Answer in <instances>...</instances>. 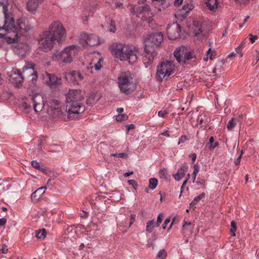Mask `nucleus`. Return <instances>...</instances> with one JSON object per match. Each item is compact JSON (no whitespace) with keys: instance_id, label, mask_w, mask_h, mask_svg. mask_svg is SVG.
<instances>
[{"instance_id":"42","label":"nucleus","mask_w":259,"mask_h":259,"mask_svg":"<svg viewBox=\"0 0 259 259\" xmlns=\"http://www.w3.org/2000/svg\"><path fill=\"white\" fill-rule=\"evenodd\" d=\"M127 119V116L125 114H119L116 116V119L117 121H122Z\"/></svg>"},{"instance_id":"41","label":"nucleus","mask_w":259,"mask_h":259,"mask_svg":"<svg viewBox=\"0 0 259 259\" xmlns=\"http://www.w3.org/2000/svg\"><path fill=\"white\" fill-rule=\"evenodd\" d=\"M166 256L167 252L164 249L160 250L157 255V257L159 259H165Z\"/></svg>"},{"instance_id":"57","label":"nucleus","mask_w":259,"mask_h":259,"mask_svg":"<svg viewBox=\"0 0 259 259\" xmlns=\"http://www.w3.org/2000/svg\"><path fill=\"white\" fill-rule=\"evenodd\" d=\"M170 218H167V219L165 220V221H164V223H163V225H162V228H163V229H165L166 228V227L167 225L168 224H169V223L170 222Z\"/></svg>"},{"instance_id":"19","label":"nucleus","mask_w":259,"mask_h":259,"mask_svg":"<svg viewBox=\"0 0 259 259\" xmlns=\"http://www.w3.org/2000/svg\"><path fill=\"white\" fill-rule=\"evenodd\" d=\"M193 9V6L191 5H185L181 10H179L175 14L176 18L183 19L185 18L190 13V11Z\"/></svg>"},{"instance_id":"36","label":"nucleus","mask_w":259,"mask_h":259,"mask_svg":"<svg viewBox=\"0 0 259 259\" xmlns=\"http://www.w3.org/2000/svg\"><path fill=\"white\" fill-rule=\"evenodd\" d=\"M35 236L38 239H44L46 236V231L45 229L35 231Z\"/></svg>"},{"instance_id":"44","label":"nucleus","mask_w":259,"mask_h":259,"mask_svg":"<svg viewBox=\"0 0 259 259\" xmlns=\"http://www.w3.org/2000/svg\"><path fill=\"white\" fill-rule=\"evenodd\" d=\"M33 64H27L26 66H25V67L23 68V70H24V68H25L26 69H30V73L31 74L33 75L34 74H35L33 70ZM23 72H24V70H23ZM35 76H36V74H34Z\"/></svg>"},{"instance_id":"60","label":"nucleus","mask_w":259,"mask_h":259,"mask_svg":"<svg viewBox=\"0 0 259 259\" xmlns=\"http://www.w3.org/2000/svg\"><path fill=\"white\" fill-rule=\"evenodd\" d=\"M191 225V222L184 221L183 225V228H186L187 226H190Z\"/></svg>"},{"instance_id":"4","label":"nucleus","mask_w":259,"mask_h":259,"mask_svg":"<svg viewBox=\"0 0 259 259\" xmlns=\"http://www.w3.org/2000/svg\"><path fill=\"white\" fill-rule=\"evenodd\" d=\"M9 4L6 0H0V30L9 29L8 21L13 23V17L12 13L9 10ZM4 33L0 32V38L2 37Z\"/></svg>"},{"instance_id":"5","label":"nucleus","mask_w":259,"mask_h":259,"mask_svg":"<svg viewBox=\"0 0 259 259\" xmlns=\"http://www.w3.org/2000/svg\"><path fill=\"white\" fill-rule=\"evenodd\" d=\"M130 11L133 15H136L143 21H145L150 23L153 21V15L151 12L150 7L147 4L140 5L139 4L137 5H131Z\"/></svg>"},{"instance_id":"7","label":"nucleus","mask_w":259,"mask_h":259,"mask_svg":"<svg viewBox=\"0 0 259 259\" xmlns=\"http://www.w3.org/2000/svg\"><path fill=\"white\" fill-rule=\"evenodd\" d=\"M119 87L122 93L126 95L131 94L135 89L133 78L130 72H124L118 78Z\"/></svg>"},{"instance_id":"6","label":"nucleus","mask_w":259,"mask_h":259,"mask_svg":"<svg viewBox=\"0 0 259 259\" xmlns=\"http://www.w3.org/2000/svg\"><path fill=\"white\" fill-rule=\"evenodd\" d=\"M175 71V66L170 61H162L158 66L156 74L157 80L161 82L163 79L167 80L168 77Z\"/></svg>"},{"instance_id":"18","label":"nucleus","mask_w":259,"mask_h":259,"mask_svg":"<svg viewBox=\"0 0 259 259\" xmlns=\"http://www.w3.org/2000/svg\"><path fill=\"white\" fill-rule=\"evenodd\" d=\"M152 4L158 11H162L172 3L171 0H151Z\"/></svg>"},{"instance_id":"49","label":"nucleus","mask_w":259,"mask_h":259,"mask_svg":"<svg viewBox=\"0 0 259 259\" xmlns=\"http://www.w3.org/2000/svg\"><path fill=\"white\" fill-rule=\"evenodd\" d=\"M128 183L130 185H132L135 190H136L137 189L138 184L135 180H128Z\"/></svg>"},{"instance_id":"9","label":"nucleus","mask_w":259,"mask_h":259,"mask_svg":"<svg viewBox=\"0 0 259 259\" xmlns=\"http://www.w3.org/2000/svg\"><path fill=\"white\" fill-rule=\"evenodd\" d=\"M174 55L176 60L181 64H187L188 61L196 59L195 56L184 46L177 48Z\"/></svg>"},{"instance_id":"17","label":"nucleus","mask_w":259,"mask_h":259,"mask_svg":"<svg viewBox=\"0 0 259 259\" xmlns=\"http://www.w3.org/2000/svg\"><path fill=\"white\" fill-rule=\"evenodd\" d=\"M53 59L55 60H62L65 63H70L73 60L71 55L67 53L64 49L62 52L56 51L53 54Z\"/></svg>"},{"instance_id":"34","label":"nucleus","mask_w":259,"mask_h":259,"mask_svg":"<svg viewBox=\"0 0 259 259\" xmlns=\"http://www.w3.org/2000/svg\"><path fill=\"white\" fill-rule=\"evenodd\" d=\"M209 146V149L210 150H213L216 147L219 146V143L218 142H214V139L213 137H210L209 139V142L207 143Z\"/></svg>"},{"instance_id":"26","label":"nucleus","mask_w":259,"mask_h":259,"mask_svg":"<svg viewBox=\"0 0 259 259\" xmlns=\"http://www.w3.org/2000/svg\"><path fill=\"white\" fill-rule=\"evenodd\" d=\"M92 62H94V67L96 70H99L101 69L102 67V64L103 63V59L101 58H96L94 59H93ZM93 62H91L89 63V66L87 67V69L88 70L92 69L93 66L92 65Z\"/></svg>"},{"instance_id":"2","label":"nucleus","mask_w":259,"mask_h":259,"mask_svg":"<svg viewBox=\"0 0 259 259\" xmlns=\"http://www.w3.org/2000/svg\"><path fill=\"white\" fill-rule=\"evenodd\" d=\"M163 39V35L160 32L151 34L146 39L143 61L146 66L152 62L155 55V48L160 45Z\"/></svg>"},{"instance_id":"12","label":"nucleus","mask_w":259,"mask_h":259,"mask_svg":"<svg viewBox=\"0 0 259 259\" xmlns=\"http://www.w3.org/2000/svg\"><path fill=\"white\" fill-rule=\"evenodd\" d=\"M79 42L82 47H93L99 44V39L96 35L82 33L79 36Z\"/></svg>"},{"instance_id":"15","label":"nucleus","mask_w":259,"mask_h":259,"mask_svg":"<svg viewBox=\"0 0 259 259\" xmlns=\"http://www.w3.org/2000/svg\"><path fill=\"white\" fill-rule=\"evenodd\" d=\"M31 100L34 110L36 112L41 111L45 105L43 97L39 94H35Z\"/></svg>"},{"instance_id":"8","label":"nucleus","mask_w":259,"mask_h":259,"mask_svg":"<svg viewBox=\"0 0 259 259\" xmlns=\"http://www.w3.org/2000/svg\"><path fill=\"white\" fill-rule=\"evenodd\" d=\"M50 33V35L55 37L57 41L60 43L66 37L65 29L63 24L59 21H54L49 26V30L44 31Z\"/></svg>"},{"instance_id":"37","label":"nucleus","mask_w":259,"mask_h":259,"mask_svg":"<svg viewBox=\"0 0 259 259\" xmlns=\"http://www.w3.org/2000/svg\"><path fill=\"white\" fill-rule=\"evenodd\" d=\"M204 193H202L199 196L195 197L190 203V206L193 207L200 200L204 197Z\"/></svg>"},{"instance_id":"35","label":"nucleus","mask_w":259,"mask_h":259,"mask_svg":"<svg viewBox=\"0 0 259 259\" xmlns=\"http://www.w3.org/2000/svg\"><path fill=\"white\" fill-rule=\"evenodd\" d=\"M31 165L34 168L41 170L43 172H45L46 171V167L42 165H40V164L36 161H32L31 162Z\"/></svg>"},{"instance_id":"39","label":"nucleus","mask_w":259,"mask_h":259,"mask_svg":"<svg viewBox=\"0 0 259 259\" xmlns=\"http://www.w3.org/2000/svg\"><path fill=\"white\" fill-rule=\"evenodd\" d=\"M199 171V166L198 164H196L194 165L193 172L192 174V182L194 183L195 181L196 177Z\"/></svg>"},{"instance_id":"29","label":"nucleus","mask_w":259,"mask_h":259,"mask_svg":"<svg viewBox=\"0 0 259 259\" xmlns=\"http://www.w3.org/2000/svg\"><path fill=\"white\" fill-rule=\"evenodd\" d=\"M70 77L73 81H77L78 79L82 80L83 79V76L82 74L76 71H73L67 74V78Z\"/></svg>"},{"instance_id":"45","label":"nucleus","mask_w":259,"mask_h":259,"mask_svg":"<svg viewBox=\"0 0 259 259\" xmlns=\"http://www.w3.org/2000/svg\"><path fill=\"white\" fill-rule=\"evenodd\" d=\"M113 157H120L122 158H125L127 157V154L125 153H116V154H112L111 155Z\"/></svg>"},{"instance_id":"38","label":"nucleus","mask_w":259,"mask_h":259,"mask_svg":"<svg viewBox=\"0 0 259 259\" xmlns=\"http://www.w3.org/2000/svg\"><path fill=\"white\" fill-rule=\"evenodd\" d=\"M110 5L112 9L121 8L122 7V4L120 2H117V0H111Z\"/></svg>"},{"instance_id":"20","label":"nucleus","mask_w":259,"mask_h":259,"mask_svg":"<svg viewBox=\"0 0 259 259\" xmlns=\"http://www.w3.org/2000/svg\"><path fill=\"white\" fill-rule=\"evenodd\" d=\"M44 80L51 88L54 85H57L60 83V79L54 74L46 73V76L44 77Z\"/></svg>"},{"instance_id":"61","label":"nucleus","mask_w":259,"mask_h":259,"mask_svg":"<svg viewBox=\"0 0 259 259\" xmlns=\"http://www.w3.org/2000/svg\"><path fill=\"white\" fill-rule=\"evenodd\" d=\"M98 5H95L94 7H93L92 8V9H90V11L91 12V13H94L96 11V9H98Z\"/></svg>"},{"instance_id":"47","label":"nucleus","mask_w":259,"mask_h":259,"mask_svg":"<svg viewBox=\"0 0 259 259\" xmlns=\"http://www.w3.org/2000/svg\"><path fill=\"white\" fill-rule=\"evenodd\" d=\"M243 44H241L236 49V53L240 55V56L241 57L243 56V54L242 53V49Z\"/></svg>"},{"instance_id":"30","label":"nucleus","mask_w":259,"mask_h":259,"mask_svg":"<svg viewBox=\"0 0 259 259\" xmlns=\"http://www.w3.org/2000/svg\"><path fill=\"white\" fill-rule=\"evenodd\" d=\"M107 30L109 32L114 33L116 30L115 25V21L113 20H110L109 22H107L105 24Z\"/></svg>"},{"instance_id":"13","label":"nucleus","mask_w":259,"mask_h":259,"mask_svg":"<svg viewBox=\"0 0 259 259\" xmlns=\"http://www.w3.org/2000/svg\"><path fill=\"white\" fill-rule=\"evenodd\" d=\"M181 32V26L176 22L169 25L167 28V33L169 39L175 40L180 37Z\"/></svg>"},{"instance_id":"21","label":"nucleus","mask_w":259,"mask_h":259,"mask_svg":"<svg viewBox=\"0 0 259 259\" xmlns=\"http://www.w3.org/2000/svg\"><path fill=\"white\" fill-rule=\"evenodd\" d=\"M123 44L114 43L111 46V52L114 57L117 58H123V56H121V52L123 51Z\"/></svg>"},{"instance_id":"3","label":"nucleus","mask_w":259,"mask_h":259,"mask_svg":"<svg viewBox=\"0 0 259 259\" xmlns=\"http://www.w3.org/2000/svg\"><path fill=\"white\" fill-rule=\"evenodd\" d=\"M8 24L9 25V29L7 30L4 29L0 30V32L3 33L4 34L2 37H4L5 35L9 34L8 38L11 40V42H15L18 40L19 36L22 35L23 32H27L29 31L31 27L30 25L23 23L20 20H19L17 23V25L16 26L15 24L14 19L13 18V22L12 24H11L8 21Z\"/></svg>"},{"instance_id":"56","label":"nucleus","mask_w":259,"mask_h":259,"mask_svg":"<svg viewBox=\"0 0 259 259\" xmlns=\"http://www.w3.org/2000/svg\"><path fill=\"white\" fill-rule=\"evenodd\" d=\"M53 180L49 179L47 183V185L45 187H47V188L51 189V187L53 186L54 183L53 182Z\"/></svg>"},{"instance_id":"14","label":"nucleus","mask_w":259,"mask_h":259,"mask_svg":"<svg viewBox=\"0 0 259 259\" xmlns=\"http://www.w3.org/2000/svg\"><path fill=\"white\" fill-rule=\"evenodd\" d=\"M9 81L17 87H19L23 81L24 77L20 70L13 69L9 74Z\"/></svg>"},{"instance_id":"31","label":"nucleus","mask_w":259,"mask_h":259,"mask_svg":"<svg viewBox=\"0 0 259 259\" xmlns=\"http://www.w3.org/2000/svg\"><path fill=\"white\" fill-rule=\"evenodd\" d=\"M46 189H47V187L43 186L39 188L31 194V197L35 198L38 197L37 199H38L45 193Z\"/></svg>"},{"instance_id":"11","label":"nucleus","mask_w":259,"mask_h":259,"mask_svg":"<svg viewBox=\"0 0 259 259\" xmlns=\"http://www.w3.org/2000/svg\"><path fill=\"white\" fill-rule=\"evenodd\" d=\"M122 50L123 51L121 52V56H123V58H119L120 60H127L131 64L136 62L138 52L135 47L123 45Z\"/></svg>"},{"instance_id":"33","label":"nucleus","mask_w":259,"mask_h":259,"mask_svg":"<svg viewBox=\"0 0 259 259\" xmlns=\"http://www.w3.org/2000/svg\"><path fill=\"white\" fill-rule=\"evenodd\" d=\"M156 227V225L154 220L149 221L147 223L146 230L148 233H151L153 231V228Z\"/></svg>"},{"instance_id":"46","label":"nucleus","mask_w":259,"mask_h":259,"mask_svg":"<svg viewBox=\"0 0 259 259\" xmlns=\"http://www.w3.org/2000/svg\"><path fill=\"white\" fill-rule=\"evenodd\" d=\"M249 39L250 41V42L253 44L255 42L256 40H257L258 38V37L257 35H253L252 34L250 33L248 35Z\"/></svg>"},{"instance_id":"40","label":"nucleus","mask_w":259,"mask_h":259,"mask_svg":"<svg viewBox=\"0 0 259 259\" xmlns=\"http://www.w3.org/2000/svg\"><path fill=\"white\" fill-rule=\"evenodd\" d=\"M158 181L155 178H151L149 180V187L151 189H154L157 185Z\"/></svg>"},{"instance_id":"59","label":"nucleus","mask_w":259,"mask_h":259,"mask_svg":"<svg viewBox=\"0 0 259 259\" xmlns=\"http://www.w3.org/2000/svg\"><path fill=\"white\" fill-rule=\"evenodd\" d=\"M6 219L5 218L0 219V226H3L6 223Z\"/></svg>"},{"instance_id":"23","label":"nucleus","mask_w":259,"mask_h":259,"mask_svg":"<svg viewBox=\"0 0 259 259\" xmlns=\"http://www.w3.org/2000/svg\"><path fill=\"white\" fill-rule=\"evenodd\" d=\"M188 170V166L186 164H183L180 168L178 169L177 172L174 175V178L177 181H180L185 175Z\"/></svg>"},{"instance_id":"50","label":"nucleus","mask_w":259,"mask_h":259,"mask_svg":"<svg viewBox=\"0 0 259 259\" xmlns=\"http://www.w3.org/2000/svg\"><path fill=\"white\" fill-rule=\"evenodd\" d=\"M168 112L166 110H160L158 112V115L159 117L164 118L168 114Z\"/></svg>"},{"instance_id":"54","label":"nucleus","mask_w":259,"mask_h":259,"mask_svg":"<svg viewBox=\"0 0 259 259\" xmlns=\"http://www.w3.org/2000/svg\"><path fill=\"white\" fill-rule=\"evenodd\" d=\"M212 55H213V52L212 51H211V49H209L207 51V57L206 58H204V60H207L208 59V56L209 55V59H212Z\"/></svg>"},{"instance_id":"16","label":"nucleus","mask_w":259,"mask_h":259,"mask_svg":"<svg viewBox=\"0 0 259 259\" xmlns=\"http://www.w3.org/2000/svg\"><path fill=\"white\" fill-rule=\"evenodd\" d=\"M194 32L195 36L201 34L204 36L207 32V28L205 23L202 21L195 20L193 21Z\"/></svg>"},{"instance_id":"32","label":"nucleus","mask_w":259,"mask_h":259,"mask_svg":"<svg viewBox=\"0 0 259 259\" xmlns=\"http://www.w3.org/2000/svg\"><path fill=\"white\" fill-rule=\"evenodd\" d=\"M237 119L236 118H233L228 121L227 128L228 131H231L236 126L237 123Z\"/></svg>"},{"instance_id":"52","label":"nucleus","mask_w":259,"mask_h":259,"mask_svg":"<svg viewBox=\"0 0 259 259\" xmlns=\"http://www.w3.org/2000/svg\"><path fill=\"white\" fill-rule=\"evenodd\" d=\"M22 106L27 111L31 108L30 104L26 102L22 103Z\"/></svg>"},{"instance_id":"1","label":"nucleus","mask_w":259,"mask_h":259,"mask_svg":"<svg viewBox=\"0 0 259 259\" xmlns=\"http://www.w3.org/2000/svg\"><path fill=\"white\" fill-rule=\"evenodd\" d=\"M84 92L79 90H70L66 95V111L68 118L74 119L84 110L82 105Z\"/></svg>"},{"instance_id":"63","label":"nucleus","mask_w":259,"mask_h":259,"mask_svg":"<svg viewBox=\"0 0 259 259\" xmlns=\"http://www.w3.org/2000/svg\"><path fill=\"white\" fill-rule=\"evenodd\" d=\"M126 127L127 128L128 131H129L130 130L134 128L135 125L133 124H131L126 125Z\"/></svg>"},{"instance_id":"27","label":"nucleus","mask_w":259,"mask_h":259,"mask_svg":"<svg viewBox=\"0 0 259 259\" xmlns=\"http://www.w3.org/2000/svg\"><path fill=\"white\" fill-rule=\"evenodd\" d=\"M205 4L207 8L212 12H215L219 5L218 0H207L205 2Z\"/></svg>"},{"instance_id":"22","label":"nucleus","mask_w":259,"mask_h":259,"mask_svg":"<svg viewBox=\"0 0 259 259\" xmlns=\"http://www.w3.org/2000/svg\"><path fill=\"white\" fill-rule=\"evenodd\" d=\"M44 0H29L27 3V9L34 13Z\"/></svg>"},{"instance_id":"62","label":"nucleus","mask_w":259,"mask_h":259,"mask_svg":"<svg viewBox=\"0 0 259 259\" xmlns=\"http://www.w3.org/2000/svg\"><path fill=\"white\" fill-rule=\"evenodd\" d=\"M189 156L192 158V160L193 162H194L195 161L196 158V154H191L189 155Z\"/></svg>"},{"instance_id":"24","label":"nucleus","mask_w":259,"mask_h":259,"mask_svg":"<svg viewBox=\"0 0 259 259\" xmlns=\"http://www.w3.org/2000/svg\"><path fill=\"white\" fill-rule=\"evenodd\" d=\"M59 101L52 99L49 102V106L51 110H54L57 115H59L62 113V109Z\"/></svg>"},{"instance_id":"53","label":"nucleus","mask_w":259,"mask_h":259,"mask_svg":"<svg viewBox=\"0 0 259 259\" xmlns=\"http://www.w3.org/2000/svg\"><path fill=\"white\" fill-rule=\"evenodd\" d=\"M242 154H243V151H241V152L240 153V154H239V156L238 157V158L235 160V165H239V164L240 163V161H241V157H242Z\"/></svg>"},{"instance_id":"64","label":"nucleus","mask_w":259,"mask_h":259,"mask_svg":"<svg viewBox=\"0 0 259 259\" xmlns=\"http://www.w3.org/2000/svg\"><path fill=\"white\" fill-rule=\"evenodd\" d=\"M236 55V53L232 52V53H230V54H229L228 56L229 58H232V57H235Z\"/></svg>"},{"instance_id":"48","label":"nucleus","mask_w":259,"mask_h":259,"mask_svg":"<svg viewBox=\"0 0 259 259\" xmlns=\"http://www.w3.org/2000/svg\"><path fill=\"white\" fill-rule=\"evenodd\" d=\"M189 139L187 138V136H182L178 141V144L180 145L181 144L185 143L186 141H188Z\"/></svg>"},{"instance_id":"43","label":"nucleus","mask_w":259,"mask_h":259,"mask_svg":"<svg viewBox=\"0 0 259 259\" xmlns=\"http://www.w3.org/2000/svg\"><path fill=\"white\" fill-rule=\"evenodd\" d=\"M231 228L230 231L232 233V236H235L236 235L235 232L236 231L237 228L236 226V223L234 221H233L231 222Z\"/></svg>"},{"instance_id":"25","label":"nucleus","mask_w":259,"mask_h":259,"mask_svg":"<svg viewBox=\"0 0 259 259\" xmlns=\"http://www.w3.org/2000/svg\"><path fill=\"white\" fill-rule=\"evenodd\" d=\"M198 122L201 127L206 126L210 121V119L206 113L200 114L198 117Z\"/></svg>"},{"instance_id":"10","label":"nucleus","mask_w":259,"mask_h":259,"mask_svg":"<svg viewBox=\"0 0 259 259\" xmlns=\"http://www.w3.org/2000/svg\"><path fill=\"white\" fill-rule=\"evenodd\" d=\"M56 41L57 39L55 37L51 36L49 32L44 31L40 36L39 48L45 52L50 51L53 49Z\"/></svg>"},{"instance_id":"55","label":"nucleus","mask_w":259,"mask_h":259,"mask_svg":"<svg viewBox=\"0 0 259 259\" xmlns=\"http://www.w3.org/2000/svg\"><path fill=\"white\" fill-rule=\"evenodd\" d=\"M8 249L7 245L3 244L2 248L0 249V252H2L3 253L6 254L8 252Z\"/></svg>"},{"instance_id":"28","label":"nucleus","mask_w":259,"mask_h":259,"mask_svg":"<svg viewBox=\"0 0 259 259\" xmlns=\"http://www.w3.org/2000/svg\"><path fill=\"white\" fill-rule=\"evenodd\" d=\"M64 50L67 51V53L71 55V57L73 59L78 54L79 51V48L75 45H72L65 48Z\"/></svg>"},{"instance_id":"58","label":"nucleus","mask_w":259,"mask_h":259,"mask_svg":"<svg viewBox=\"0 0 259 259\" xmlns=\"http://www.w3.org/2000/svg\"><path fill=\"white\" fill-rule=\"evenodd\" d=\"M183 0H175L174 5L175 7H178L182 4Z\"/></svg>"},{"instance_id":"51","label":"nucleus","mask_w":259,"mask_h":259,"mask_svg":"<svg viewBox=\"0 0 259 259\" xmlns=\"http://www.w3.org/2000/svg\"><path fill=\"white\" fill-rule=\"evenodd\" d=\"M162 217H163V215L162 213H160L158 215V217L157 219V222H156V223H155V224L156 225V227L159 226V224L161 223V222L162 221Z\"/></svg>"}]
</instances>
